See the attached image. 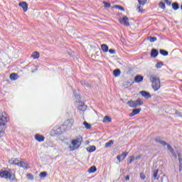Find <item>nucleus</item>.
<instances>
[{"label":"nucleus","mask_w":182,"mask_h":182,"mask_svg":"<svg viewBox=\"0 0 182 182\" xmlns=\"http://www.w3.org/2000/svg\"><path fill=\"white\" fill-rule=\"evenodd\" d=\"M0 177L1 178H6V180H11V181H18L15 176V172L11 170L0 171Z\"/></svg>","instance_id":"nucleus-1"},{"label":"nucleus","mask_w":182,"mask_h":182,"mask_svg":"<svg viewBox=\"0 0 182 182\" xmlns=\"http://www.w3.org/2000/svg\"><path fill=\"white\" fill-rule=\"evenodd\" d=\"M6 123H8V117H6V113L4 112L0 116V139L5 133V124Z\"/></svg>","instance_id":"nucleus-2"},{"label":"nucleus","mask_w":182,"mask_h":182,"mask_svg":"<svg viewBox=\"0 0 182 182\" xmlns=\"http://www.w3.org/2000/svg\"><path fill=\"white\" fill-rule=\"evenodd\" d=\"M149 80L152 83V89L154 90V92H157V90L160 89L161 86L160 79L157 77L156 75H150Z\"/></svg>","instance_id":"nucleus-3"},{"label":"nucleus","mask_w":182,"mask_h":182,"mask_svg":"<svg viewBox=\"0 0 182 182\" xmlns=\"http://www.w3.org/2000/svg\"><path fill=\"white\" fill-rule=\"evenodd\" d=\"M119 22L121 23V25H124V26H130V23H129V17L126 16L122 18H119Z\"/></svg>","instance_id":"nucleus-4"},{"label":"nucleus","mask_w":182,"mask_h":182,"mask_svg":"<svg viewBox=\"0 0 182 182\" xmlns=\"http://www.w3.org/2000/svg\"><path fill=\"white\" fill-rule=\"evenodd\" d=\"M75 106H77L78 110L80 112H85L87 109V106L82 102H76Z\"/></svg>","instance_id":"nucleus-5"},{"label":"nucleus","mask_w":182,"mask_h":182,"mask_svg":"<svg viewBox=\"0 0 182 182\" xmlns=\"http://www.w3.org/2000/svg\"><path fill=\"white\" fill-rule=\"evenodd\" d=\"M72 144H73V146H73V149H71V151H75V150H77V148H78V147H80V142L79 141V139L73 140Z\"/></svg>","instance_id":"nucleus-6"},{"label":"nucleus","mask_w":182,"mask_h":182,"mask_svg":"<svg viewBox=\"0 0 182 182\" xmlns=\"http://www.w3.org/2000/svg\"><path fill=\"white\" fill-rule=\"evenodd\" d=\"M73 123H75V119H67L64 122V124H65V126H67V127H68V129H72V127L73 126Z\"/></svg>","instance_id":"nucleus-7"},{"label":"nucleus","mask_w":182,"mask_h":182,"mask_svg":"<svg viewBox=\"0 0 182 182\" xmlns=\"http://www.w3.org/2000/svg\"><path fill=\"white\" fill-rule=\"evenodd\" d=\"M127 152H123L122 154L118 155L117 156V159L118 160V161L120 163V161H123V160H124V159H126V157H127Z\"/></svg>","instance_id":"nucleus-8"},{"label":"nucleus","mask_w":182,"mask_h":182,"mask_svg":"<svg viewBox=\"0 0 182 182\" xmlns=\"http://www.w3.org/2000/svg\"><path fill=\"white\" fill-rule=\"evenodd\" d=\"M141 112V108L134 109L132 112L129 114L130 117H133V116H136V114H139Z\"/></svg>","instance_id":"nucleus-9"},{"label":"nucleus","mask_w":182,"mask_h":182,"mask_svg":"<svg viewBox=\"0 0 182 182\" xmlns=\"http://www.w3.org/2000/svg\"><path fill=\"white\" fill-rule=\"evenodd\" d=\"M18 5L23 8V11L24 12H26V11H28V4L25 1H21L18 4Z\"/></svg>","instance_id":"nucleus-10"},{"label":"nucleus","mask_w":182,"mask_h":182,"mask_svg":"<svg viewBox=\"0 0 182 182\" xmlns=\"http://www.w3.org/2000/svg\"><path fill=\"white\" fill-rule=\"evenodd\" d=\"M35 139L37 140V141L41 142L45 141V136L43 135H41L39 134H36L35 135Z\"/></svg>","instance_id":"nucleus-11"},{"label":"nucleus","mask_w":182,"mask_h":182,"mask_svg":"<svg viewBox=\"0 0 182 182\" xmlns=\"http://www.w3.org/2000/svg\"><path fill=\"white\" fill-rule=\"evenodd\" d=\"M140 95H141L143 97H145V99H150V97H151V95L146 91H141Z\"/></svg>","instance_id":"nucleus-12"},{"label":"nucleus","mask_w":182,"mask_h":182,"mask_svg":"<svg viewBox=\"0 0 182 182\" xmlns=\"http://www.w3.org/2000/svg\"><path fill=\"white\" fill-rule=\"evenodd\" d=\"M158 55H159V50H157L155 48H153L151 50V58H157Z\"/></svg>","instance_id":"nucleus-13"},{"label":"nucleus","mask_w":182,"mask_h":182,"mask_svg":"<svg viewBox=\"0 0 182 182\" xmlns=\"http://www.w3.org/2000/svg\"><path fill=\"white\" fill-rule=\"evenodd\" d=\"M143 76L138 75L134 77V82L135 83H140L143 80Z\"/></svg>","instance_id":"nucleus-14"},{"label":"nucleus","mask_w":182,"mask_h":182,"mask_svg":"<svg viewBox=\"0 0 182 182\" xmlns=\"http://www.w3.org/2000/svg\"><path fill=\"white\" fill-rule=\"evenodd\" d=\"M152 177L154 180H159L160 178V176H159V169L154 171Z\"/></svg>","instance_id":"nucleus-15"},{"label":"nucleus","mask_w":182,"mask_h":182,"mask_svg":"<svg viewBox=\"0 0 182 182\" xmlns=\"http://www.w3.org/2000/svg\"><path fill=\"white\" fill-rule=\"evenodd\" d=\"M53 131L55 134H62V129L59 127H54Z\"/></svg>","instance_id":"nucleus-16"},{"label":"nucleus","mask_w":182,"mask_h":182,"mask_svg":"<svg viewBox=\"0 0 182 182\" xmlns=\"http://www.w3.org/2000/svg\"><path fill=\"white\" fill-rule=\"evenodd\" d=\"M112 118L109 116H105L102 120V123H110Z\"/></svg>","instance_id":"nucleus-17"},{"label":"nucleus","mask_w":182,"mask_h":182,"mask_svg":"<svg viewBox=\"0 0 182 182\" xmlns=\"http://www.w3.org/2000/svg\"><path fill=\"white\" fill-rule=\"evenodd\" d=\"M101 49L103 52L106 53V52H109V47L107 46V45L106 44H102L101 46Z\"/></svg>","instance_id":"nucleus-18"},{"label":"nucleus","mask_w":182,"mask_h":182,"mask_svg":"<svg viewBox=\"0 0 182 182\" xmlns=\"http://www.w3.org/2000/svg\"><path fill=\"white\" fill-rule=\"evenodd\" d=\"M134 102L136 107H138V106H141L143 105V101L141 100V99H137Z\"/></svg>","instance_id":"nucleus-19"},{"label":"nucleus","mask_w":182,"mask_h":182,"mask_svg":"<svg viewBox=\"0 0 182 182\" xmlns=\"http://www.w3.org/2000/svg\"><path fill=\"white\" fill-rule=\"evenodd\" d=\"M127 105H128V106H129V107H134V108L136 107V102H135V101H133V100L128 101Z\"/></svg>","instance_id":"nucleus-20"},{"label":"nucleus","mask_w":182,"mask_h":182,"mask_svg":"<svg viewBox=\"0 0 182 182\" xmlns=\"http://www.w3.org/2000/svg\"><path fill=\"white\" fill-rule=\"evenodd\" d=\"M18 162H19V161L15 158L11 159L9 161V163H10V164H14V166H16V164H18Z\"/></svg>","instance_id":"nucleus-21"},{"label":"nucleus","mask_w":182,"mask_h":182,"mask_svg":"<svg viewBox=\"0 0 182 182\" xmlns=\"http://www.w3.org/2000/svg\"><path fill=\"white\" fill-rule=\"evenodd\" d=\"M18 77H19L18 76V74H16V73H11L10 75L11 80H16V79H18Z\"/></svg>","instance_id":"nucleus-22"},{"label":"nucleus","mask_w":182,"mask_h":182,"mask_svg":"<svg viewBox=\"0 0 182 182\" xmlns=\"http://www.w3.org/2000/svg\"><path fill=\"white\" fill-rule=\"evenodd\" d=\"M120 70L119 69H116L113 71V75L115 77H117L118 76H120Z\"/></svg>","instance_id":"nucleus-23"},{"label":"nucleus","mask_w":182,"mask_h":182,"mask_svg":"<svg viewBox=\"0 0 182 182\" xmlns=\"http://www.w3.org/2000/svg\"><path fill=\"white\" fill-rule=\"evenodd\" d=\"M96 150L95 146H91L88 148H87V151H89V153H93Z\"/></svg>","instance_id":"nucleus-24"},{"label":"nucleus","mask_w":182,"mask_h":182,"mask_svg":"<svg viewBox=\"0 0 182 182\" xmlns=\"http://www.w3.org/2000/svg\"><path fill=\"white\" fill-rule=\"evenodd\" d=\"M159 53L162 55V56H168V52L166 50L161 49L159 50Z\"/></svg>","instance_id":"nucleus-25"},{"label":"nucleus","mask_w":182,"mask_h":182,"mask_svg":"<svg viewBox=\"0 0 182 182\" xmlns=\"http://www.w3.org/2000/svg\"><path fill=\"white\" fill-rule=\"evenodd\" d=\"M156 143H159V144H161L162 146H167V142L164 141H161V139H156Z\"/></svg>","instance_id":"nucleus-26"},{"label":"nucleus","mask_w":182,"mask_h":182,"mask_svg":"<svg viewBox=\"0 0 182 182\" xmlns=\"http://www.w3.org/2000/svg\"><path fill=\"white\" fill-rule=\"evenodd\" d=\"M112 144H114V141L113 140H110L109 141L107 142L105 147L107 149V147H110Z\"/></svg>","instance_id":"nucleus-27"},{"label":"nucleus","mask_w":182,"mask_h":182,"mask_svg":"<svg viewBox=\"0 0 182 182\" xmlns=\"http://www.w3.org/2000/svg\"><path fill=\"white\" fill-rule=\"evenodd\" d=\"M39 56H40L39 52L38 51H36L32 54V58H33V59H38L39 58Z\"/></svg>","instance_id":"nucleus-28"},{"label":"nucleus","mask_w":182,"mask_h":182,"mask_svg":"<svg viewBox=\"0 0 182 182\" xmlns=\"http://www.w3.org/2000/svg\"><path fill=\"white\" fill-rule=\"evenodd\" d=\"M172 8L174 9V11H177L180 6H178V3H173L172 4Z\"/></svg>","instance_id":"nucleus-29"},{"label":"nucleus","mask_w":182,"mask_h":182,"mask_svg":"<svg viewBox=\"0 0 182 182\" xmlns=\"http://www.w3.org/2000/svg\"><path fill=\"white\" fill-rule=\"evenodd\" d=\"M164 65V64L163 63V62H159L156 64L155 67L156 68V69H161Z\"/></svg>","instance_id":"nucleus-30"},{"label":"nucleus","mask_w":182,"mask_h":182,"mask_svg":"<svg viewBox=\"0 0 182 182\" xmlns=\"http://www.w3.org/2000/svg\"><path fill=\"white\" fill-rule=\"evenodd\" d=\"M16 166H18L19 167H26V163L23 161L18 162V164H16Z\"/></svg>","instance_id":"nucleus-31"},{"label":"nucleus","mask_w":182,"mask_h":182,"mask_svg":"<svg viewBox=\"0 0 182 182\" xmlns=\"http://www.w3.org/2000/svg\"><path fill=\"white\" fill-rule=\"evenodd\" d=\"M96 170H97V168H96V166H91L88 169V173H95V171H96Z\"/></svg>","instance_id":"nucleus-32"},{"label":"nucleus","mask_w":182,"mask_h":182,"mask_svg":"<svg viewBox=\"0 0 182 182\" xmlns=\"http://www.w3.org/2000/svg\"><path fill=\"white\" fill-rule=\"evenodd\" d=\"M148 41H149V42H151V43L156 42V41H157V38L149 36L148 37Z\"/></svg>","instance_id":"nucleus-33"},{"label":"nucleus","mask_w":182,"mask_h":182,"mask_svg":"<svg viewBox=\"0 0 182 182\" xmlns=\"http://www.w3.org/2000/svg\"><path fill=\"white\" fill-rule=\"evenodd\" d=\"M81 85L82 86H85V87H90V84H89V82H87L86 81L81 82Z\"/></svg>","instance_id":"nucleus-34"},{"label":"nucleus","mask_w":182,"mask_h":182,"mask_svg":"<svg viewBox=\"0 0 182 182\" xmlns=\"http://www.w3.org/2000/svg\"><path fill=\"white\" fill-rule=\"evenodd\" d=\"M83 125L85 126V129H89L92 127V125H90L89 123L87 122H83Z\"/></svg>","instance_id":"nucleus-35"},{"label":"nucleus","mask_w":182,"mask_h":182,"mask_svg":"<svg viewBox=\"0 0 182 182\" xmlns=\"http://www.w3.org/2000/svg\"><path fill=\"white\" fill-rule=\"evenodd\" d=\"M166 146H167V149H168V151H170L171 154L174 151V149H173V147L171 146V145L168 144H166Z\"/></svg>","instance_id":"nucleus-36"},{"label":"nucleus","mask_w":182,"mask_h":182,"mask_svg":"<svg viewBox=\"0 0 182 182\" xmlns=\"http://www.w3.org/2000/svg\"><path fill=\"white\" fill-rule=\"evenodd\" d=\"M139 5H146L147 4V0H138Z\"/></svg>","instance_id":"nucleus-37"},{"label":"nucleus","mask_w":182,"mask_h":182,"mask_svg":"<svg viewBox=\"0 0 182 182\" xmlns=\"http://www.w3.org/2000/svg\"><path fill=\"white\" fill-rule=\"evenodd\" d=\"M39 176H40V177H41V178H44V177H46V176H48V173L43 171V172L40 173V175H39Z\"/></svg>","instance_id":"nucleus-38"},{"label":"nucleus","mask_w":182,"mask_h":182,"mask_svg":"<svg viewBox=\"0 0 182 182\" xmlns=\"http://www.w3.org/2000/svg\"><path fill=\"white\" fill-rule=\"evenodd\" d=\"M159 8H161V9H166V4L163 2H160L159 4Z\"/></svg>","instance_id":"nucleus-39"},{"label":"nucleus","mask_w":182,"mask_h":182,"mask_svg":"<svg viewBox=\"0 0 182 182\" xmlns=\"http://www.w3.org/2000/svg\"><path fill=\"white\" fill-rule=\"evenodd\" d=\"M115 7L119 9V11H124V7L122 6H119V5H116Z\"/></svg>","instance_id":"nucleus-40"},{"label":"nucleus","mask_w":182,"mask_h":182,"mask_svg":"<svg viewBox=\"0 0 182 182\" xmlns=\"http://www.w3.org/2000/svg\"><path fill=\"white\" fill-rule=\"evenodd\" d=\"M105 8H110V3H107V1H103Z\"/></svg>","instance_id":"nucleus-41"},{"label":"nucleus","mask_w":182,"mask_h":182,"mask_svg":"<svg viewBox=\"0 0 182 182\" xmlns=\"http://www.w3.org/2000/svg\"><path fill=\"white\" fill-rule=\"evenodd\" d=\"M27 178L28 179V180H33V175H32V174H31V173H28L27 174Z\"/></svg>","instance_id":"nucleus-42"},{"label":"nucleus","mask_w":182,"mask_h":182,"mask_svg":"<svg viewBox=\"0 0 182 182\" xmlns=\"http://www.w3.org/2000/svg\"><path fill=\"white\" fill-rule=\"evenodd\" d=\"M178 160H179V166H182V158L180 154H178Z\"/></svg>","instance_id":"nucleus-43"},{"label":"nucleus","mask_w":182,"mask_h":182,"mask_svg":"<svg viewBox=\"0 0 182 182\" xmlns=\"http://www.w3.org/2000/svg\"><path fill=\"white\" fill-rule=\"evenodd\" d=\"M140 178H141V180H145L146 179V175H144V173H140Z\"/></svg>","instance_id":"nucleus-44"},{"label":"nucleus","mask_w":182,"mask_h":182,"mask_svg":"<svg viewBox=\"0 0 182 182\" xmlns=\"http://www.w3.org/2000/svg\"><path fill=\"white\" fill-rule=\"evenodd\" d=\"M138 12H141V14H143V8H141V6H139L137 7Z\"/></svg>","instance_id":"nucleus-45"},{"label":"nucleus","mask_w":182,"mask_h":182,"mask_svg":"<svg viewBox=\"0 0 182 182\" xmlns=\"http://www.w3.org/2000/svg\"><path fill=\"white\" fill-rule=\"evenodd\" d=\"M109 53H111V55H114L116 53V50H114L113 49H109Z\"/></svg>","instance_id":"nucleus-46"},{"label":"nucleus","mask_w":182,"mask_h":182,"mask_svg":"<svg viewBox=\"0 0 182 182\" xmlns=\"http://www.w3.org/2000/svg\"><path fill=\"white\" fill-rule=\"evenodd\" d=\"M133 161H134V157L130 156L129 161V164L133 163Z\"/></svg>","instance_id":"nucleus-47"},{"label":"nucleus","mask_w":182,"mask_h":182,"mask_svg":"<svg viewBox=\"0 0 182 182\" xmlns=\"http://www.w3.org/2000/svg\"><path fill=\"white\" fill-rule=\"evenodd\" d=\"M73 95H75V97L77 99H80V96L76 95V90H75V91L73 92Z\"/></svg>","instance_id":"nucleus-48"},{"label":"nucleus","mask_w":182,"mask_h":182,"mask_svg":"<svg viewBox=\"0 0 182 182\" xmlns=\"http://www.w3.org/2000/svg\"><path fill=\"white\" fill-rule=\"evenodd\" d=\"M171 154H172L174 159H177V154H176V152H174V151H173V153H171Z\"/></svg>","instance_id":"nucleus-49"},{"label":"nucleus","mask_w":182,"mask_h":182,"mask_svg":"<svg viewBox=\"0 0 182 182\" xmlns=\"http://www.w3.org/2000/svg\"><path fill=\"white\" fill-rule=\"evenodd\" d=\"M176 115L178 116V117H182V114L180 112H176Z\"/></svg>","instance_id":"nucleus-50"},{"label":"nucleus","mask_w":182,"mask_h":182,"mask_svg":"<svg viewBox=\"0 0 182 182\" xmlns=\"http://www.w3.org/2000/svg\"><path fill=\"white\" fill-rule=\"evenodd\" d=\"M125 180H126L127 181H129V180H130V176H127L125 177Z\"/></svg>","instance_id":"nucleus-51"},{"label":"nucleus","mask_w":182,"mask_h":182,"mask_svg":"<svg viewBox=\"0 0 182 182\" xmlns=\"http://www.w3.org/2000/svg\"><path fill=\"white\" fill-rule=\"evenodd\" d=\"M182 170V165H179V171H181Z\"/></svg>","instance_id":"nucleus-52"},{"label":"nucleus","mask_w":182,"mask_h":182,"mask_svg":"<svg viewBox=\"0 0 182 182\" xmlns=\"http://www.w3.org/2000/svg\"><path fill=\"white\" fill-rule=\"evenodd\" d=\"M139 159H140V156H136V160H139Z\"/></svg>","instance_id":"nucleus-53"},{"label":"nucleus","mask_w":182,"mask_h":182,"mask_svg":"<svg viewBox=\"0 0 182 182\" xmlns=\"http://www.w3.org/2000/svg\"><path fill=\"white\" fill-rule=\"evenodd\" d=\"M166 4H168V0H164Z\"/></svg>","instance_id":"nucleus-54"},{"label":"nucleus","mask_w":182,"mask_h":182,"mask_svg":"<svg viewBox=\"0 0 182 182\" xmlns=\"http://www.w3.org/2000/svg\"><path fill=\"white\" fill-rule=\"evenodd\" d=\"M167 5H171V3L168 1V4H166Z\"/></svg>","instance_id":"nucleus-55"},{"label":"nucleus","mask_w":182,"mask_h":182,"mask_svg":"<svg viewBox=\"0 0 182 182\" xmlns=\"http://www.w3.org/2000/svg\"><path fill=\"white\" fill-rule=\"evenodd\" d=\"M161 182H163V180H161Z\"/></svg>","instance_id":"nucleus-56"}]
</instances>
